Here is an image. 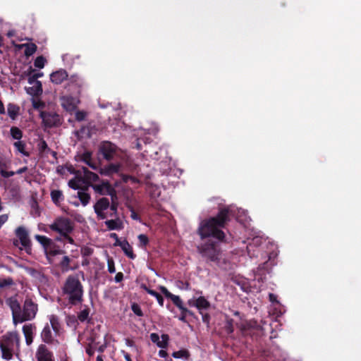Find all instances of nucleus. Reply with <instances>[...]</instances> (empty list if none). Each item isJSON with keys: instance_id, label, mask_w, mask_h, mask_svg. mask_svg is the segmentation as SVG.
Here are the masks:
<instances>
[{"instance_id": "obj_1", "label": "nucleus", "mask_w": 361, "mask_h": 361, "mask_svg": "<svg viewBox=\"0 0 361 361\" xmlns=\"http://www.w3.org/2000/svg\"><path fill=\"white\" fill-rule=\"evenodd\" d=\"M231 210L228 207L220 208L215 216L201 221L197 233L202 240L212 237L219 242H225L226 234L223 229L230 221Z\"/></svg>"}, {"instance_id": "obj_2", "label": "nucleus", "mask_w": 361, "mask_h": 361, "mask_svg": "<svg viewBox=\"0 0 361 361\" xmlns=\"http://www.w3.org/2000/svg\"><path fill=\"white\" fill-rule=\"evenodd\" d=\"M6 302L12 312L14 324L34 319L38 311V305L28 297L25 298L23 307L15 297L8 298Z\"/></svg>"}, {"instance_id": "obj_3", "label": "nucleus", "mask_w": 361, "mask_h": 361, "mask_svg": "<svg viewBox=\"0 0 361 361\" xmlns=\"http://www.w3.org/2000/svg\"><path fill=\"white\" fill-rule=\"evenodd\" d=\"M61 289L63 295L71 305L75 306L82 302L84 288L78 276L69 275Z\"/></svg>"}, {"instance_id": "obj_4", "label": "nucleus", "mask_w": 361, "mask_h": 361, "mask_svg": "<svg viewBox=\"0 0 361 361\" xmlns=\"http://www.w3.org/2000/svg\"><path fill=\"white\" fill-rule=\"evenodd\" d=\"M20 337L16 331H8L0 337L1 357L10 360L20 353Z\"/></svg>"}, {"instance_id": "obj_5", "label": "nucleus", "mask_w": 361, "mask_h": 361, "mask_svg": "<svg viewBox=\"0 0 361 361\" xmlns=\"http://www.w3.org/2000/svg\"><path fill=\"white\" fill-rule=\"evenodd\" d=\"M197 251L207 263H214L219 265L221 258V249L218 242L211 239L200 244Z\"/></svg>"}, {"instance_id": "obj_6", "label": "nucleus", "mask_w": 361, "mask_h": 361, "mask_svg": "<svg viewBox=\"0 0 361 361\" xmlns=\"http://www.w3.org/2000/svg\"><path fill=\"white\" fill-rule=\"evenodd\" d=\"M49 228L61 235H67V233H71L73 231V225L70 219L59 216L55 219L54 222L49 225Z\"/></svg>"}, {"instance_id": "obj_7", "label": "nucleus", "mask_w": 361, "mask_h": 361, "mask_svg": "<svg viewBox=\"0 0 361 361\" xmlns=\"http://www.w3.org/2000/svg\"><path fill=\"white\" fill-rule=\"evenodd\" d=\"M39 116L45 128H51L61 125L60 116L56 112L42 111L40 112Z\"/></svg>"}, {"instance_id": "obj_8", "label": "nucleus", "mask_w": 361, "mask_h": 361, "mask_svg": "<svg viewBox=\"0 0 361 361\" xmlns=\"http://www.w3.org/2000/svg\"><path fill=\"white\" fill-rule=\"evenodd\" d=\"M110 202L107 197L99 199L94 205V210L99 219H105L108 217V210Z\"/></svg>"}, {"instance_id": "obj_9", "label": "nucleus", "mask_w": 361, "mask_h": 361, "mask_svg": "<svg viewBox=\"0 0 361 361\" xmlns=\"http://www.w3.org/2000/svg\"><path fill=\"white\" fill-rule=\"evenodd\" d=\"M16 236L19 238L20 244L24 247L27 253L31 252V241L29 238L28 232L23 226H18L15 231Z\"/></svg>"}, {"instance_id": "obj_10", "label": "nucleus", "mask_w": 361, "mask_h": 361, "mask_svg": "<svg viewBox=\"0 0 361 361\" xmlns=\"http://www.w3.org/2000/svg\"><path fill=\"white\" fill-rule=\"evenodd\" d=\"M116 149L117 147L114 144L109 141H104L100 144L99 151L105 159L110 161L114 158Z\"/></svg>"}, {"instance_id": "obj_11", "label": "nucleus", "mask_w": 361, "mask_h": 361, "mask_svg": "<svg viewBox=\"0 0 361 361\" xmlns=\"http://www.w3.org/2000/svg\"><path fill=\"white\" fill-rule=\"evenodd\" d=\"M77 178L78 180H82L84 183H89L90 182H96L99 180V176L88 170L86 167H82L76 172Z\"/></svg>"}, {"instance_id": "obj_12", "label": "nucleus", "mask_w": 361, "mask_h": 361, "mask_svg": "<svg viewBox=\"0 0 361 361\" xmlns=\"http://www.w3.org/2000/svg\"><path fill=\"white\" fill-rule=\"evenodd\" d=\"M35 357L37 361H55L54 353L45 344H40L37 347Z\"/></svg>"}, {"instance_id": "obj_13", "label": "nucleus", "mask_w": 361, "mask_h": 361, "mask_svg": "<svg viewBox=\"0 0 361 361\" xmlns=\"http://www.w3.org/2000/svg\"><path fill=\"white\" fill-rule=\"evenodd\" d=\"M66 88L68 91L73 92H79L81 87L83 85L82 79L78 75L74 74L71 76L68 75Z\"/></svg>"}, {"instance_id": "obj_14", "label": "nucleus", "mask_w": 361, "mask_h": 361, "mask_svg": "<svg viewBox=\"0 0 361 361\" xmlns=\"http://www.w3.org/2000/svg\"><path fill=\"white\" fill-rule=\"evenodd\" d=\"M92 187L94 191L100 195H109L113 198L116 197V191L111 185L108 183H102V184L92 185Z\"/></svg>"}, {"instance_id": "obj_15", "label": "nucleus", "mask_w": 361, "mask_h": 361, "mask_svg": "<svg viewBox=\"0 0 361 361\" xmlns=\"http://www.w3.org/2000/svg\"><path fill=\"white\" fill-rule=\"evenodd\" d=\"M41 338L44 343L49 344V345H52L54 343H59L58 340H55L54 338L51 331V327L49 324H47L44 326V328L41 332Z\"/></svg>"}, {"instance_id": "obj_16", "label": "nucleus", "mask_w": 361, "mask_h": 361, "mask_svg": "<svg viewBox=\"0 0 361 361\" xmlns=\"http://www.w3.org/2000/svg\"><path fill=\"white\" fill-rule=\"evenodd\" d=\"M68 75L66 71L63 69H60L52 73L50 75V80L53 83L56 85H60L64 80H66L68 79Z\"/></svg>"}, {"instance_id": "obj_17", "label": "nucleus", "mask_w": 361, "mask_h": 361, "mask_svg": "<svg viewBox=\"0 0 361 361\" xmlns=\"http://www.w3.org/2000/svg\"><path fill=\"white\" fill-rule=\"evenodd\" d=\"M36 329L34 324H25L23 326V333L25 338V343L30 345L33 342V331Z\"/></svg>"}, {"instance_id": "obj_18", "label": "nucleus", "mask_w": 361, "mask_h": 361, "mask_svg": "<svg viewBox=\"0 0 361 361\" xmlns=\"http://www.w3.org/2000/svg\"><path fill=\"white\" fill-rule=\"evenodd\" d=\"M50 322V327L53 329L55 336H59L62 330L61 324L59 318L55 314H51L49 317Z\"/></svg>"}, {"instance_id": "obj_19", "label": "nucleus", "mask_w": 361, "mask_h": 361, "mask_svg": "<svg viewBox=\"0 0 361 361\" xmlns=\"http://www.w3.org/2000/svg\"><path fill=\"white\" fill-rule=\"evenodd\" d=\"M114 219L106 220L105 221V225L106 226L108 230H118L120 231L123 228V224L121 219L118 217H114Z\"/></svg>"}, {"instance_id": "obj_20", "label": "nucleus", "mask_w": 361, "mask_h": 361, "mask_svg": "<svg viewBox=\"0 0 361 361\" xmlns=\"http://www.w3.org/2000/svg\"><path fill=\"white\" fill-rule=\"evenodd\" d=\"M118 245L121 248L125 255L130 259H134L136 255L133 252L132 246L129 244L127 240H124L122 243H118Z\"/></svg>"}, {"instance_id": "obj_21", "label": "nucleus", "mask_w": 361, "mask_h": 361, "mask_svg": "<svg viewBox=\"0 0 361 361\" xmlns=\"http://www.w3.org/2000/svg\"><path fill=\"white\" fill-rule=\"evenodd\" d=\"M195 307L199 310V313L207 310L210 307V302L203 296H200L195 300Z\"/></svg>"}, {"instance_id": "obj_22", "label": "nucleus", "mask_w": 361, "mask_h": 361, "mask_svg": "<svg viewBox=\"0 0 361 361\" xmlns=\"http://www.w3.org/2000/svg\"><path fill=\"white\" fill-rule=\"evenodd\" d=\"M8 168V162L0 155V174L4 178H9L15 175L14 171H7L5 169Z\"/></svg>"}, {"instance_id": "obj_23", "label": "nucleus", "mask_w": 361, "mask_h": 361, "mask_svg": "<svg viewBox=\"0 0 361 361\" xmlns=\"http://www.w3.org/2000/svg\"><path fill=\"white\" fill-rule=\"evenodd\" d=\"M42 85L41 82H36V84L27 89V92L34 97L40 96L42 94Z\"/></svg>"}, {"instance_id": "obj_24", "label": "nucleus", "mask_w": 361, "mask_h": 361, "mask_svg": "<svg viewBox=\"0 0 361 361\" xmlns=\"http://www.w3.org/2000/svg\"><path fill=\"white\" fill-rule=\"evenodd\" d=\"M51 201L56 204L59 205L64 200L63 192L60 190H52L50 193Z\"/></svg>"}, {"instance_id": "obj_25", "label": "nucleus", "mask_w": 361, "mask_h": 361, "mask_svg": "<svg viewBox=\"0 0 361 361\" xmlns=\"http://www.w3.org/2000/svg\"><path fill=\"white\" fill-rule=\"evenodd\" d=\"M35 238L42 245L44 250L47 251L49 247L53 245V241L45 235H35Z\"/></svg>"}, {"instance_id": "obj_26", "label": "nucleus", "mask_w": 361, "mask_h": 361, "mask_svg": "<svg viewBox=\"0 0 361 361\" xmlns=\"http://www.w3.org/2000/svg\"><path fill=\"white\" fill-rule=\"evenodd\" d=\"M142 288L148 293L150 295L152 296H154V298H156L159 305L161 306V307H163L164 306V298L162 297V295L161 294H159L158 292L152 290V289H150L147 286H146L145 285H142Z\"/></svg>"}, {"instance_id": "obj_27", "label": "nucleus", "mask_w": 361, "mask_h": 361, "mask_svg": "<svg viewBox=\"0 0 361 361\" xmlns=\"http://www.w3.org/2000/svg\"><path fill=\"white\" fill-rule=\"evenodd\" d=\"M21 47H25L24 54L26 57L33 55L37 49V45L34 43L23 44Z\"/></svg>"}, {"instance_id": "obj_28", "label": "nucleus", "mask_w": 361, "mask_h": 361, "mask_svg": "<svg viewBox=\"0 0 361 361\" xmlns=\"http://www.w3.org/2000/svg\"><path fill=\"white\" fill-rule=\"evenodd\" d=\"M20 108L16 104L9 103L7 106L8 115L11 119H16L19 114Z\"/></svg>"}, {"instance_id": "obj_29", "label": "nucleus", "mask_w": 361, "mask_h": 361, "mask_svg": "<svg viewBox=\"0 0 361 361\" xmlns=\"http://www.w3.org/2000/svg\"><path fill=\"white\" fill-rule=\"evenodd\" d=\"M120 167L119 164H110L104 169H102L100 173L105 175H111L118 173Z\"/></svg>"}, {"instance_id": "obj_30", "label": "nucleus", "mask_w": 361, "mask_h": 361, "mask_svg": "<svg viewBox=\"0 0 361 361\" xmlns=\"http://www.w3.org/2000/svg\"><path fill=\"white\" fill-rule=\"evenodd\" d=\"M159 290L165 295L166 298L171 299L174 305L179 301L180 297L172 294L165 286H160Z\"/></svg>"}, {"instance_id": "obj_31", "label": "nucleus", "mask_w": 361, "mask_h": 361, "mask_svg": "<svg viewBox=\"0 0 361 361\" xmlns=\"http://www.w3.org/2000/svg\"><path fill=\"white\" fill-rule=\"evenodd\" d=\"M14 147L16 150L25 157H29L30 153L25 150L26 145L23 141L18 140L13 143Z\"/></svg>"}, {"instance_id": "obj_32", "label": "nucleus", "mask_w": 361, "mask_h": 361, "mask_svg": "<svg viewBox=\"0 0 361 361\" xmlns=\"http://www.w3.org/2000/svg\"><path fill=\"white\" fill-rule=\"evenodd\" d=\"M172 356L176 359L185 358V359L188 360L190 357V354L188 350L181 349L180 350L173 352L172 353Z\"/></svg>"}, {"instance_id": "obj_33", "label": "nucleus", "mask_w": 361, "mask_h": 361, "mask_svg": "<svg viewBox=\"0 0 361 361\" xmlns=\"http://www.w3.org/2000/svg\"><path fill=\"white\" fill-rule=\"evenodd\" d=\"M90 312V308L87 306H85V307L78 313V319L80 322L87 321L89 318Z\"/></svg>"}, {"instance_id": "obj_34", "label": "nucleus", "mask_w": 361, "mask_h": 361, "mask_svg": "<svg viewBox=\"0 0 361 361\" xmlns=\"http://www.w3.org/2000/svg\"><path fill=\"white\" fill-rule=\"evenodd\" d=\"M11 135V137L18 140H20V139L23 137V131L18 127L13 126L11 128L10 130Z\"/></svg>"}, {"instance_id": "obj_35", "label": "nucleus", "mask_w": 361, "mask_h": 361, "mask_svg": "<svg viewBox=\"0 0 361 361\" xmlns=\"http://www.w3.org/2000/svg\"><path fill=\"white\" fill-rule=\"evenodd\" d=\"M78 197L83 206H86L90 200V195L88 193L82 191L78 192Z\"/></svg>"}, {"instance_id": "obj_36", "label": "nucleus", "mask_w": 361, "mask_h": 361, "mask_svg": "<svg viewBox=\"0 0 361 361\" xmlns=\"http://www.w3.org/2000/svg\"><path fill=\"white\" fill-rule=\"evenodd\" d=\"M47 252L51 256H56L58 255H62L65 253V251L56 247V245L53 243V245L49 247Z\"/></svg>"}, {"instance_id": "obj_37", "label": "nucleus", "mask_w": 361, "mask_h": 361, "mask_svg": "<svg viewBox=\"0 0 361 361\" xmlns=\"http://www.w3.org/2000/svg\"><path fill=\"white\" fill-rule=\"evenodd\" d=\"M224 329L228 335H231L234 331L233 319H226L225 325L224 326Z\"/></svg>"}, {"instance_id": "obj_38", "label": "nucleus", "mask_w": 361, "mask_h": 361, "mask_svg": "<svg viewBox=\"0 0 361 361\" xmlns=\"http://www.w3.org/2000/svg\"><path fill=\"white\" fill-rule=\"evenodd\" d=\"M71 263V259L68 256H64L60 262V266L63 271H68L70 269H72V268L70 267Z\"/></svg>"}, {"instance_id": "obj_39", "label": "nucleus", "mask_w": 361, "mask_h": 361, "mask_svg": "<svg viewBox=\"0 0 361 361\" xmlns=\"http://www.w3.org/2000/svg\"><path fill=\"white\" fill-rule=\"evenodd\" d=\"M175 305L180 310V312H184V313H186L187 315L194 317L195 314H194L193 312L188 310L187 307H185L183 305V302L180 298L179 299V301L177 302L176 304H175Z\"/></svg>"}, {"instance_id": "obj_40", "label": "nucleus", "mask_w": 361, "mask_h": 361, "mask_svg": "<svg viewBox=\"0 0 361 361\" xmlns=\"http://www.w3.org/2000/svg\"><path fill=\"white\" fill-rule=\"evenodd\" d=\"M118 204L116 202L112 200L111 204H110V207L109 210L111 211V214H108V217H116L118 216Z\"/></svg>"}, {"instance_id": "obj_41", "label": "nucleus", "mask_w": 361, "mask_h": 361, "mask_svg": "<svg viewBox=\"0 0 361 361\" xmlns=\"http://www.w3.org/2000/svg\"><path fill=\"white\" fill-rule=\"evenodd\" d=\"M13 284H14V281H13V279L11 277L0 279V288H1L9 287Z\"/></svg>"}, {"instance_id": "obj_42", "label": "nucleus", "mask_w": 361, "mask_h": 361, "mask_svg": "<svg viewBox=\"0 0 361 361\" xmlns=\"http://www.w3.org/2000/svg\"><path fill=\"white\" fill-rule=\"evenodd\" d=\"M92 153L90 151H85L84 153H82L80 156V160L85 163L87 165L92 160Z\"/></svg>"}, {"instance_id": "obj_43", "label": "nucleus", "mask_w": 361, "mask_h": 361, "mask_svg": "<svg viewBox=\"0 0 361 361\" xmlns=\"http://www.w3.org/2000/svg\"><path fill=\"white\" fill-rule=\"evenodd\" d=\"M45 58L42 56H39L35 59L34 61V66L38 68H43L45 65Z\"/></svg>"}, {"instance_id": "obj_44", "label": "nucleus", "mask_w": 361, "mask_h": 361, "mask_svg": "<svg viewBox=\"0 0 361 361\" xmlns=\"http://www.w3.org/2000/svg\"><path fill=\"white\" fill-rule=\"evenodd\" d=\"M39 151L40 153H47L50 151V148L48 147L45 140H42L38 144Z\"/></svg>"}, {"instance_id": "obj_45", "label": "nucleus", "mask_w": 361, "mask_h": 361, "mask_svg": "<svg viewBox=\"0 0 361 361\" xmlns=\"http://www.w3.org/2000/svg\"><path fill=\"white\" fill-rule=\"evenodd\" d=\"M131 310L135 314H136L138 317H142L143 312L140 307V306L137 303H133L131 305Z\"/></svg>"}, {"instance_id": "obj_46", "label": "nucleus", "mask_w": 361, "mask_h": 361, "mask_svg": "<svg viewBox=\"0 0 361 361\" xmlns=\"http://www.w3.org/2000/svg\"><path fill=\"white\" fill-rule=\"evenodd\" d=\"M87 116V112L85 111L78 110L75 114V120L78 121H82L85 119Z\"/></svg>"}, {"instance_id": "obj_47", "label": "nucleus", "mask_w": 361, "mask_h": 361, "mask_svg": "<svg viewBox=\"0 0 361 361\" xmlns=\"http://www.w3.org/2000/svg\"><path fill=\"white\" fill-rule=\"evenodd\" d=\"M34 72H35V70L30 67L29 73H28L29 78L27 80L28 83L30 85H34V84H36V82H39L36 78H35V77L32 74V73H34Z\"/></svg>"}, {"instance_id": "obj_48", "label": "nucleus", "mask_w": 361, "mask_h": 361, "mask_svg": "<svg viewBox=\"0 0 361 361\" xmlns=\"http://www.w3.org/2000/svg\"><path fill=\"white\" fill-rule=\"evenodd\" d=\"M108 271L109 273L113 274L116 272L114 261L112 258H109L107 260Z\"/></svg>"}, {"instance_id": "obj_49", "label": "nucleus", "mask_w": 361, "mask_h": 361, "mask_svg": "<svg viewBox=\"0 0 361 361\" xmlns=\"http://www.w3.org/2000/svg\"><path fill=\"white\" fill-rule=\"evenodd\" d=\"M138 240L141 246H146L149 243L148 237L145 234H140Z\"/></svg>"}, {"instance_id": "obj_50", "label": "nucleus", "mask_w": 361, "mask_h": 361, "mask_svg": "<svg viewBox=\"0 0 361 361\" xmlns=\"http://www.w3.org/2000/svg\"><path fill=\"white\" fill-rule=\"evenodd\" d=\"M200 314L202 315V322L207 326V327H209L211 319L209 314L204 313L203 311L202 312V313Z\"/></svg>"}, {"instance_id": "obj_51", "label": "nucleus", "mask_w": 361, "mask_h": 361, "mask_svg": "<svg viewBox=\"0 0 361 361\" xmlns=\"http://www.w3.org/2000/svg\"><path fill=\"white\" fill-rule=\"evenodd\" d=\"M93 253V249L90 247H83L81 249V254L83 257L90 256Z\"/></svg>"}, {"instance_id": "obj_52", "label": "nucleus", "mask_w": 361, "mask_h": 361, "mask_svg": "<svg viewBox=\"0 0 361 361\" xmlns=\"http://www.w3.org/2000/svg\"><path fill=\"white\" fill-rule=\"evenodd\" d=\"M80 180H75L74 179H71L68 182V186L74 190H78L80 188V185H79L78 182Z\"/></svg>"}, {"instance_id": "obj_53", "label": "nucleus", "mask_w": 361, "mask_h": 361, "mask_svg": "<svg viewBox=\"0 0 361 361\" xmlns=\"http://www.w3.org/2000/svg\"><path fill=\"white\" fill-rule=\"evenodd\" d=\"M66 322L68 326H76L77 319L74 315H69L67 317Z\"/></svg>"}, {"instance_id": "obj_54", "label": "nucleus", "mask_w": 361, "mask_h": 361, "mask_svg": "<svg viewBox=\"0 0 361 361\" xmlns=\"http://www.w3.org/2000/svg\"><path fill=\"white\" fill-rule=\"evenodd\" d=\"M110 238L114 239L115 243H114V246L116 247L118 245V243H122V241L118 238V235L116 233H111L110 234Z\"/></svg>"}, {"instance_id": "obj_55", "label": "nucleus", "mask_w": 361, "mask_h": 361, "mask_svg": "<svg viewBox=\"0 0 361 361\" xmlns=\"http://www.w3.org/2000/svg\"><path fill=\"white\" fill-rule=\"evenodd\" d=\"M150 339L152 343L157 344L159 341V336L156 333H152L150 334Z\"/></svg>"}, {"instance_id": "obj_56", "label": "nucleus", "mask_w": 361, "mask_h": 361, "mask_svg": "<svg viewBox=\"0 0 361 361\" xmlns=\"http://www.w3.org/2000/svg\"><path fill=\"white\" fill-rule=\"evenodd\" d=\"M269 301L272 303L278 304L279 302L277 300V296L274 293L269 294Z\"/></svg>"}, {"instance_id": "obj_57", "label": "nucleus", "mask_w": 361, "mask_h": 361, "mask_svg": "<svg viewBox=\"0 0 361 361\" xmlns=\"http://www.w3.org/2000/svg\"><path fill=\"white\" fill-rule=\"evenodd\" d=\"M123 279V274L122 272H118L115 276V281L117 283L121 282Z\"/></svg>"}, {"instance_id": "obj_58", "label": "nucleus", "mask_w": 361, "mask_h": 361, "mask_svg": "<svg viewBox=\"0 0 361 361\" xmlns=\"http://www.w3.org/2000/svg\"><path fill=\"white\" fill-rule=\"evenodd\" d=\"M121 354L123 355L125 360L126 361H133L131 357H130V355L128 353L126 352L125 350H122L121 351Z\"/></svg>"}, {"instance_id": "obj_59", "label": "nucleus", "mask_w": 361, "mask_h": 361, "mask_svg": "<svg viewBox=\"0 0 361 361\" xmlns=\"http://www.w3.org/2000/svg\"><path fill=\"white\" fill-rule=\"evenodd\" d=\"M87 165L94 170H97L98 169L97 163L96 161H94L92 159Z\"/></svg>"}, {"instance_id": "obj_60", "label": "nucleus", "mask_w": 361, "mask_h": 361, "mask_svg": "<svg viewBox=\"0 0 361 361\" xmlns=\"http://www.w3.org/2000/svg\"><path fill=\"white\" fill-rule=\"evenodd\" d=\"M130 212H131L130 217L133 219H134V220H140V217H139L138 214L135 212L134 209H131Z\"/></svg>"}, {"instance_id": "obj_61", "label": "nucleus", "mask_w": 361, "mask_h": 361, "mask_svg": "<svg viewBox=\"0 0 361 361\" xmlns=\"http://www.w3.org/2000/svg\"><path fill=\"white\" fill-rule=\"evenodd\" d=\"M123 179L124 182H127L128 180H131L134 183L137 181V179L135 178L130 176H124Z\"/></svg>"}, {"instance_id": "obj_62", "label": "nucleus", "mask_w": 361, "mask_h": 361, "mask_svg": "<svg viewBox=\"0 0 361 361\" xmlns=\"http://www.w3.org/2000/svg\"><path fill=\"white\" fill-rule=\"evenodd\" d=\"M187 314L184 313V312H181L180 317H178L179 320H180L183 322H187L186 320Z\"/></svg>"}, {"instance_id": "obj_63", "label": "nucleus", "mask_w": 361, "mask_h": 361, "mask_svg": "<svg viewBox=\"0 0 361 361\" xmlns=\"http://www.w3.org/2000/svg\"><path fill=\"white\" fill-rule=\"evenodd\" d=\"M169 344H167L166 343H165L164 341H160L158 342V343L157 344V345L159 348H167Z\"/></svg>"}, {"instance_id": "obj_64", "label": "nucleus", "mask_w": 361, "mask_h": 361, "mask_svg": "<svg viewBox=\"0 0 361 361\" xmlns=\"http://www.w3.org/2000/svg\"><path fill=\"white\" fill-rule=\"evenodd\" d=\"M126 344L129 347H134L135 346V342L134 341L130 339V338H126Z\"/></svg>"}]
</instances>
